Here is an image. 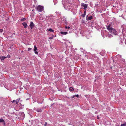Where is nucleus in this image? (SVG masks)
<instances>
[{"instance_id":"nucleus-10","label":"nucleus","mask_w":126,"mask_h":126,"mask_svg":"<svg viewBox=\"0 0 126 126\" xmlns=\"http://www.w3.org/2000/svg\"><path fill=\"white\" fill-rule=\"evenodd\" d=\"M44 8V7L43 6L40 5V12H42Z\"/></svg>"},{"instance_id":"nucleus-29","label":"nucleus","mask_w":126,"mask_h":126,"mask_svg":"<svg viewBox=\"0 0 126 126\" xmlns=\"http://www.w3.org/2000/svg\"><path fill=\"white\" fill-rule=\"evenodd\" d=\"M65 28L66 29H67L68 27L67 26H65Z\"/></svg>"},{"instance_id":"nucleus-42","label":"nucleus","mask_w":126,"mask_h":126,"mask_svg":"<svg viewBox=\"0 0 126 126\" xmlns=\"http://www.w3.org/2000/svg\"><path fill=\"white\" fill-rule=\"evenodd\" d=\"M38 112H39V110H38Z\"/></svg>"},{"instance_id":"nucleus-3","label":"nucleus","mask_w":126,"mask_h":126,"mask_svg":"<svg viewBox=\"0 0 126 126\" xmlns=\"http://www.w3.org/2000/svg\"><path fill=\"white\" fill-rule=\"evenodd\" d=\"M81 6L83 7V9H84V11H86L87 8L88 6L87 4H85L83 3H82L81 4Z\"/></svg>"},{"instance_id":"nucleus-39","label":"nucleus","mask_w":126,"mask_h":126,"mask_svg":"<svg viewBox=\"0 0 126 126\" xmlns=\"http://www.w3.org/2000/svg\"><path fill=\"white\" fill-rule=\"evenodd\" d=\"M115 126H119V125H116Z\"/></svg>"},{"instance_id":"nucleus-23","label":"nucleus","mask_w":126,"mask_h":126,"mask_svg":"<svg viewBox=\"0 0 126 126\" xmlns=\"http://www.w3.org/2000/svg\"><path fill=\"white\" fill-rule=\"evenodd\" d=\"M3 31V29H0V32H2Z\"/></svg>"},{"instance_id":"nucleus-12","label":"nucleus","mask_w":126,"mask_h":126,"mask_svg":"<svg viewBox=\"0 0 126 126\" xmlns=\"http://www.w3.org/2000/svg\"><path fill=\"white\" fill-rule=\"evenodd\" d=\"M65 25H66L67 24V22L65 19H64L63 20V21Z\"/></svg>"},{"instance_id":"nucleus-37","label":"nucleus","mask_w":126,"mask_h":126,"mask_svg":"<svg viewBox=\"0 0 126 126\" xmlns=\"http://www.w3.org/2000/svg\"><path fill=\"white\" fill-rule=\"evenodd\" d=\"M43 17H42V18H41V19H40H40H41H41H42V20H43Z\"/></svg>"},{"instance_id":"nucleus-36","label":"nucleus","mask_w":126,"mask_h":126,"mask_svg":"<svg viewBox=\"0 0 126 126\" xmlns=\"http://www.w3.org/2000/svg\"><path fill=\"white\" fill-rule=\"evenodd\" d=\"M4 125L5 126V123L4 122Z\"/></svg>"},{"instance_id":"nucleus-8","label":"nucleus","mask_w":126,"mask_h":126,"mask_svg":"<svg viewBox=\"0 0 126 126\" xmlns=\"http://www.w3.org/2000/svg\"><path fill=\"white\" fill-rule=\"evenodd\" d=\"M60 33L62 34L65 35L67 34L68 32H61Z\"/></svg>"},{"instance_id":"nucleus-2","label":"nucleus","mask_w":126,"mask_h":126,"mask_svg":"<svg viewBox=\"0 0 126 126\" xmlns=\"http://www.w3.org/2000/svg\"><path fill=\"white\" fill-rule=\"evenodd\" d=\"M70 2L69 0L66 1L65 4L64 5V8L66 10H69L71 8L70 6L71 4L70 3Z\"/></svg>"},{"instance_id":"nucleus-22","label":"nucleus","mask_w":126,"mask_h":126,"mask_svg":"<svg viewBox=\"0 0 126 126\" xmlns=\"http://www.w3.org/2000/svg\"><path fill=\"white\" fill-rule=\"evenodd\" d=\"M32 50V48H28V51H30Z\"/></svg>"},{"instance_id":"nucleus-35","label":"nucleus","mask_w":126,"mask_h":126,"mask_svg":"<svg viewBox=\"0 0 126 126\" xmlns=\"http://www.w3.org/2000/svg\"><path fill=\"white\" fill-rule=\"evenodd\" d=\"M70 28V27L69 26H68V29H69Z\"/></svg>"},{"instance_id":"nucleus-18","label":"nucleus","mask_w":126,"mask_h":126,"mask_svg":"<svg viewBox=\"0 0 126 126\" xmlns=\"http://www.w3.org/2000/svg\"><path fill=\"white\" fill-rule=\"evenodd\" d=\"M0 122H5V121H4L3 119H0Z\"/></svg>"},{"instance_id":"nucleus-17","label":"nucleus","mask_w":126,"mask_h":126,"mask_svg":"<svg viewBox=\"0 0 126 126\" xmlns=\"http://www.w3.org/2000/svg\"><path fill=\"white\" fill-rule=\"evenodd\" d=\"M48 31L50 32H53L54 31L51 29H48Z\"/></svg>"},{"instance_id":"nucleus-5","label":"nucleus","mask_w":126,"mask_h":126,"mask_svg":"<svg viewBox=\"0 0 126 126\" xmlns=\"http://www.w3.org/2000/svg\"><path fill=\"white\" fill-rule=\"evenodd\" d=\"M106 32V31L101 30V33L103 36H104L105 35V33Z\"/></svg>"},{"instance_id":"nucleus-38","label":"nucleus","mask_w":126,"mask_h":126,"mask_svg":"<svg viewBox=\"0 0 126 126\" xmlns=\"http://www.w3.org/2000/svg\"><path fill=\"white\" fill-rule=\"evenodd\" d=\"M120 62L121 63L122 62V60H121Z\"/></svg>"},{"instance_id":"nucleus-24","label":"nucleus","mask_w":126,"mask_h":126,"mask_svg":"<svg viewBox=\"0 0 126 126\" xmlns=\"http://www.w3.org/2000/svg\"><path fill=\"white\" fill-rule=\"evenodd\" d=\"M75 95V96L76 97H79V95L78 94H76Z\"/></svg>"},{"instance_id":"nucleus-6","label":"nucleus","mask_w":126,"mask_h":126,"mask_svg":"<svg viewBox=\"0 0 126 126\" xmlns=\"http://www.w3.org/2000/svg\"><path fill=\"white\" fill-rule=\"evenodd\" d=\"M34 26V24L33 23V22H31L30 23V27L31 29H32Z\"/></svg>"},{"instance_id":"nucleus-14","label":"nucleus","mask_w":126,"mask_h":126,"mask_svg":"<svg viewBox=\"0 0 126 126\" xmlns=\"http://www.w3.org/2000/svg\"><path fill=\"white\" fill-rule=\"evenodd\" d=\"M12 102L13 103H15L16 104H17L18 103V102H17V101L15 100H14L13 101H12Z\"/></svg>"},{"instance_id":"nucleus-7","label":"nucleus","mask_w":126,"mask_h":126,"mask_svg":"<svg viewBox=\"0 0 126 126\" xmlns=\"http://www.w3.org/2000/svg\"><path fill=\"white\" fill-rule=\"evenodd\" d=\"M22 24L25 28H26L27 27V25L26 23L24 22L22 23Z\"/></svg>"},{"instance_id":"nucleus-15","label":"nucleus","mask_w":126,"mask_h":126,"mask_svg":"<svg viewBox=\"0 0 126 126\" xmlns=\"http://www.w3.org/2000/svg\"><path fill=\"white\" fill-rule=\"evenodd\" d=\"M69 90L70 91H71L72 92L73 91V90H74V89H73V87H71L69 88Z\"/></svg>"},{"instance_id":"nucleus-11","label":"nucleus","mask_w":126,"mask_h":126,"mask_svg":"<svg viewBox=\"0 0 126 126\" xmlns=\"http://www.w3.org/2000/svg\"><path fill=\"white\" fill-rule=\"evenodd\" d=\"M35 9L38 12L39 11V5H38L37 7H35Z\"/></svg>"},{"instance_id":"nucleus-34","label":"nucleus","mask_w":126,"mask_h":126,"mask_svg":"<svg viewBox=\"0 0 126 126\" xmlns=\"http://www.w3.org/2000/svg\"><path fill=\"white\" fill-rule=\"evenodd\" d=\"M122 61H123V62H125V61L124 60H122Z\"/></svg>"},{"instance_id":"nucleus-4","label":"nucleus","mask_w":126,"mask_h":126,"mask_svg":"<svg viewBox=\"0 0 126 126\" xmlns=\"http://www.w3.org/2000/svg\"><path fill=\"white\" fill-rule=\"evenodd\" d=\"M93 18V16H90L88 17V15H87L86 16V20H91Z\"/></svg>"},{"instance_id":"nucleus-25","label":"nucleus","mask_w":126,"mask_h":126,"mask_svg":"<svg viewBox=\"0 0 126 126\" xmlns=\"http://www.w3.org/2000/svg\"><path fill=\"white\" fill-rule=\"evenodd\" d=\"M20 99V98H19V99H17V100H16V101H17V102H18L19 101V99Z\"/></svg>"},{"instance_id":"nucleus-26","label":"nucleus","mask_w":126,"mask_h":126,"mask_svg":"<svg viewBox=\"0 0 126 126\" xmlns=\"http://www.w3.org/2000/svg\"><path fill=\"white\" fill-rule=\"evenodd\" d=\"M34 52H35V54H38V52H37V51H35Z\"/></svg>"},{"instance_id":"nucleus-31","label":"nucleus","mask_w":126,"mask_h":126,"mask_svg":"<svg viewBox=\"0 0 126 126\" xmlns=\"http://www.w3.org/2000/svg\"><path fill=\"white\" fill-rule=\"evenodd\" d=\"M97 119H99V116H97Z\"/></svg>"},{"instance_id":"nucleus-21","label":"nucleus","mask_w":126,"mask_h":126,"mask_svg":"<svg viewBox=\"0 0 126 126\" xmlns=\"http://www.w3.org/2000/svg\"><path fill=\"white\" fill-rule=\"evenodd\" d=\"M37 50V48H36V47L35 46H34V51H35L36 50Z\"/></svg>"},{"instance_id":"nucleus-30","label":"nucleus","mask_w":126,"mask_h":126,"mask_svg":"<svg viewBox=\"0 0 126 126\" xmlns=\"http://www.w3.org/2000/svg\"><path fill=\"white\" fill-rule=\"evenodd\" d=\"M75 97H76V96H75V95H74L73 96V97H72V98H74Z\"/></svg>"},{"instance_id":"nucleus-1","label":"nucleus","mask_w":126,"mask_h":126,"mask_svg":"<svg viewBox=\"0 0 126 126\" xmlns=\"http://www.w3.org/2000/svg\"><path fill=\"white\" fill-rule=\"evenodd\" d=\"M107 29L111 33H113L115 35L117 34V31L115 29L112 28L110 24L106 27Z\"/></svg>"},{"instance_id":"nucleus-32","label":"nucleus","mask_w":126,"mask_h":126,"mask_svg":"<svg viewBox=\"0 0 126 126\" xmlns=\"http://www.w3.org/2000/svg\"><path fill=\"white\" fill-rule=\"evenodd\" d=\"M52 37H50L49 38V39H52Z\"/></svg>"},{"instance_id":"nucleus-16","label":"nucleus","mask_w":126,"mask_h":126,"mask_svg":"<svg viewBox=\"0 0 126 126\" xmlns=\"http://www.w3.org/2000/svg\"><path fill=\"white\" fill-rule=\"evenodd\" d=\"M35 124L38 125L39 123V121L38 120L36 119L35 121Z\"/></svg>"},{"instance_id":"nucleus-41","label":"nucleus","mask_w":126,"mask_h":126,"mask_svg":"<svg viewBox=\"0 0 126 126\" xmlns=\"http://www.w3.org/2000/svg\"><path fill=\"white\" fill-rule=\"evenodd\" d=\"M97 5H98V4H97Z\"/></svg>"},{"instance_id":"nucleus-40","label":"nucleus","mask_w":126,"mask_h":126,"mask_svg":"<svg viewBox=\"0 0 126 126\" xmlns=\"http://www.w3.org/2000/svg\"><path fill=\"white\" fill-rule=\"evenodd\" d=\"M43 12H44V13H45V12H44V11H43Z\"/></svg>"},{"instance_id":"nucleus-20","label":"nucleus","mask_w":126,"mask_h":126,"mask_svg":"<svg viewBox=\"0 0 126 126\" xmlns=\"http://www.w3.org/2000/svg\"><path fill=\"white\" fill-rule=\"evenodd\" d=\"M26 19L25 18H22L21 19V21H24L25 20H26Z\"/></svg>"},{"instance_id":"nucleus-27","label":"nucleus","mask_w":126,"mask_h":126,"mask_svg":"<svg viewBox=\"0 0 126 126\" xmlns=\"http://www.w3.org/2000/svg\"><path fill=\"white\" fill-rule=\"evenodd\" d=\"M6 57H7L8 58H10V56L8 55H7V56Z\"/></svg>"},{"instance_id":"nucleus-19","label":"nucleus","mask_w":126,"mask_h":126,"mask_svg":"<svg viewBox=\"0 0 126 126\" xmlns=\"http://www.w3.org/2000/svg\"><path fill=\"white\" fill-rule=\"evenodd\" d=\"M121 126H126V122L125 123L121 125Z\"/></svg>"},{"instance_id":"nucleus-9","label":"nucleus","mask_w":126,"mask_h":126,"mask_svg":"<svg viewBox=\"0 0 126 126\" xmlns=\"http://www.w3.org/2000/svg\"><path fill=\"white\" fill-rule=\"evenodd\" d=\"M7 57L3 56L0 57V59L1 61H3Z\"/></svg>"},{"instance_id":"nucleus-13","label":"nucleus","mask_w":126,"mask_h":126,"mask_svg":"<svg viewBox=\"0 0 126 126\" xmlns=\"http://www.w3.org/2000/svg\"><path fill=\"white\" fill-rule=\"evenodd\" d=\"M86 11H84V13L81 15V16L83 17H84L86 15Z\"/></svg>"},{"instance_id":"nucleus-28","label":"nucleus","mask_w":126,"mask_h":126,"mask_svg":"<svg viewBox=\"0 0 126 126\" xmlns=\"http://www.w3.org/2000/svg\"><path fill=\"white\" fill-rule=\"evenodd\" d=\"M47 125V123L45 122V124H44V126H46V125Z\"/></svg>"},{"instance_id":"nucleus-33","label":"nucleus","mask_w":126,"mask_h":126,"mask_svg":"<svg viewBox=\"0 0 126 126\" xmlns=\"http://www.w3.org/2000/svg\"><path fill=\"white\" fill-rule=\"evenodd\" d=\"M125 44H126V40H125Z\"/></svg>"}]
</instances>
